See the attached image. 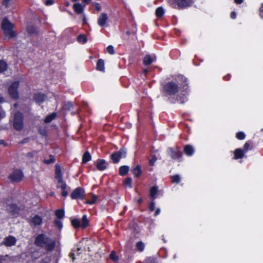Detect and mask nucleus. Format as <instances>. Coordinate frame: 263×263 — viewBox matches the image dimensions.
Returning <instances> with one entry per match:
<instances>
[{"instance_id": "e2e57ef3", "label": "nucleus", "mask_w": 263, "mask_h": 263, "mask_svg": "<svg viewBox=\"0 0 263 263\" xmlns=\"http://www.w3.org/2000/svg\"><path fill=\"white\" fill-rule=\"evenodd\" d=\"M160 209L159 208L157 209L154 213V216H156L160 214Z\"/></svg>"}, {"instance_id": "dca6fc26", "label": "nucleus", "mask_w": 263, "mask_h": 263, "mask_svg": "<svg viewBox=\"0 0 263 263\" xmlns=\"http://www.w3.org/2000/svg\"><path fill=\"white\" fill-rule=\"evenodd\" d=\"M42 223L43 218L39 215H34L30 221V224L32 226H33L34 227L40 226L42 225Z\"/></svg>"}, {"instance_id": "c85d7f7f", "label": "nucleus", "mask_w": 263, "mask_h": 263, "mask_svg": "<svg viewBox=\"0 0 263 263\" xmlns=\"http://www.w3.org/2000/svg\"><path fill=\"white\" fill-rule=\"evenodd\" d=\"M9 66L4 60H0V73H4L8 69Z\"/></svg>"}, {"instance_id": "a211bd4d", "label": "nucleus", "mask_w": 263, "mask_h": 263, "mask_svg": "<svg viewBox=\"0 0 263 263\" xmlns=\"http://www.w3.org/2000/svg\"><path fill=\"white\" fill-rule=\"evenodd\" d=\"M108 16L105 13H101L98 18V24L100 27H105L108 21Z\"/></svg>"}, {"instance_id": "680f3d73", "label": "nucleus", "mask_w": 263, "mask_h": 263, "mask_svg": "<svg viewBox=\"0 0 263 263\" xmlns=\"http://www.w3.org/2000/svg\"><path fill=\"white\" fill-rule=\"evenodd\" d=\"M234 1L235 3H236L237 5H240V4H241L243 2L244 0H234Z\"/></svg>"}, {"instance_id": "5fc2aeb1", "label": "nucleus", "mask_w": 263, "mask_h": 263, "mask_svg": "<svg viewBox=\"0 0 263 263\" xmlns=\"http://www.w3.org/2000/svg\"><path fill=\"white\" fill-rule=\"evenodd\" d=\"M69 256L70 258H71L72 259V261L74 262L76 259V258H75L74 253L72 250L69 253Z\"/></svg>"}, {"instance_id": "052dcab7", "label": "nucleus", "mask_w": 263, "mask_h": 263, "mask_svg": "<svg viewBox=\"0 0 263 263\" xmlns=\"http://www.w3.org/2000/svg\"><path fill=\"white\" fill-rule=\"evenodd\" d=\"M28 141H29V138H26L23 139L21 141H20V143L24 144V143H27Z\"/></svg>"}, {"instance_id": "13d9d810", "label": "nucleus", "mask_w": 263, "mask_h": 263, "mask_svg": "<svg viewBox=\"0 0 263 263\" xmlns=\"http://www.w3.org/2000/svg\"><path fill=\"white\" fill-rule=\"evenodd\" d=\"M231 78V75L230 74H228L227 75H226L223 77V79L224 81H229L230 80Z\"/></svg>"}, {"instance_id": "603ef678", "label": "nucleus", "mask_w": 263, "mask_h": 263, "mask_svg": "<svg viewBox=\"0 0 263 263\" xmlns=\"http://www.w3.org/2000/svg\"><path fill=\"white\" fill-rule=\"evenodd\" d=\"M92 5H93L95 7V9L97 11H100L101 9V5H100V4L99 3H97V2H93L92 3Z\"/></svg>"}, {"instance_id": "f704fd0d", "label": "nucleus", "mask_w": 263, "mask_h": 263, "mask_svg": "<svg viewBox=\"0 0 263 263\" xmlns=\"http://www.w3.org/2000/svg\"><path fill=\"white\" fill-rule=\"evenodd\" d=\"M164 12L163 8L160 6L156 9L155 15L158 18H161L164 15Z\"/></svg>"}, {"instance_id": "6ab92c4d", "label": "nucleus", "mask_w": 263, "mask_h": 263, "mask_svg": "<svg viewBox=\"0 0 263 263\" xmlns=\"http://www.w3.org/2000/svg\"><path fill=\"white\" fill-rule=\"evenodd\" d=\"M183 152L186 156L191 157L194 155L195 149L192 145L186 144L183 147Z\"/></svg>"}, {"instance_id": "8fccbe9b", "label": "nucleus", "mask_w": 263, "mask_h": 263, "mask_svg": "<svg viewBox=\"0 0 263 263\" xmlns=\"http://www.w3.org/2000/svg\"><path fill=\"white\" fill-rule=\"evenodd\" d=\"M11 0H2V5L5 6L6 8H9L10 5Z\"/></svg>"}, {"instance_id": "412c9836", "label": "nucleus", "mask_w": 263, "mask_h": 263, "mask_svg": "<svg viewBox=\"0 0 263 263\" xmlns=\"http://www.w3.org/2000/svg\"><path fill=\"white\" fill-rule=\"evenodd\" d=\"M46 96L44 94L41 93H36L34 95L33 100L39 104L43 103L45 100Z\"/></svg>"}, {"instance_id": "ea45409f", "label": "nucleus", "mask_w": 263, "mask_h": 263, "mask_svg": "<svg viewBox=\"0 0 263 263\" xmlns=\"http://www.w3.org/2000/svg\"><path fill=\"white\" fill-rule=\"evenodd\" d=\"M171 181L173 182V183H176V184H178L180 182V181H181V178H180V176L177 174V175H174L173 176H171Z\"/></svg>"}, {"instance_id": "4468645a", "label": "nucleus", "mask_w": 263, "mask_h": 263, "mask_svg": "<svg viewBox=\"0 0 263 263\" xmlns=\"http://www.w3.org/2000/svg\"><path fill=\"white\" fill-rule=\"evenodd\" d=\"M55 178L57 179L58 183L64 181L63 179V174L61 166L56 164L55 165Z\"/></svg>"}, {"instance_id": "2eb2a0df", "label": "nucleus", "mask_w": 263, "mask_h": 263, "mask_svg": "<svg viewBox=\"0 0 263 263\" xmlns=\"http://www.w3.org/2000/svg\"><path fill=\"white\" fill-rule=\"evenodd\" d=\"M58 184H61L60 186L58 185V188H61V196L63 197H66L68 195V191L70 189V187L67 186V184L65 181L63 182H59Z\"/></svg>"}, {"instance_id": "09e8293b", "label": "nucleus", "mask_w": 263, "mask_h": 263, "mask_svg": "<svg viewBox=\"0 0 263 263\" xmlns=\"http://www.w3.org/2000/svg\"><path fill=\"white\" fill-rule=\"evenodd\" d=\"M157 157L155 155H153L151 159L149 160V162H148V164L150 165V166H153L154 165V164L155 163V162L157 161Z\"/></svg>"}, {"instance_id": "20e7f679", "label": "nucleus", "mask_w": 263, "mask_h": 263, "mask_svg": "<svg viewBox=\"0 0 263 263\" xmlns=\"http://www.w3.org/2000/svg\"><path fill=\"white\" fill-rule=\"evenodd\" d=\"M171 7L182 10L192 6L194 0H167Z\"/></svg>"}, {"instance_id": "5701e85b", "label": "nucleus", "mask_w": 263, "mask_h": 263, "mask_svg": "<svg viewBox=\"0 0 263 263\" xmlns=\"http://www.w3.org/2000/svg\"><path fill=\"white\" fill-rule=\"evenodd\" d=\"M245 153L243 151L242 149L238 148H236L234 151V157L233 159L238 160L242 159L245 156Z\"/></svg>"}, {"instance_id": "aec40b11", "label": "nucleus", "mask_w": 263, "mask_h": 263, "mask_svg": "<svg viewBox=\"0 0 263 263\" xmlns=\"http://www.w3.org/2000/svg\"><path fill=\"white\" fill-rule=\"evenodd\" d=\"M131 172L135 178H139L142 173L141 166L140 164L137 165L135 167L132 168Z\"/></svg>"}, {"instance_id": "72a5a7b5", "label": "nucleus", "mask_w": 263, "mask_h": 263, "mask_svg": "<svg viewBox=\"0 0 263 263\" xmlns=\"http://www.w3.org/2000/svg\"><path fill=\"white\" fill-rule=\"evenodd\" d=\"M81 226L82 229H85L89 226V220L88 219L86 215H84L83 216Z\"/></svg>"}, {"instance_id": "7c9ffc66", "label": "nucleus", "mask_w": 263, "mask_h": 263, "mask_svg": "<svg viewBox=\"0 0 263 263\" xmlns=\"http://www.w3.org/2000/svg\"><path fill=\"white\" fill-rule=\"evenodd\" d=\"M91 160V156L88 151H86L82 157V163L86 164Z\"/></svg>"}, {"instance_id": "774afa93", "label": "nucleus", "mask_w": 263, "mask_h": 263, "mask_svg": "<svg viewBox=\"0 0 263 263\" xmlns=\"http://www.w3.org/2000/svg\"><path fill=\"white\" fill-rule=\"evenodd\" d=\"M143 202V199L142 198H140L139 199H138L137 200V202L138 203H139V204H141L142 202Z\"/></svg>"}, {"instance_id": "4be33fe9", "label": "nucleus", "mask_w": 263, "mask_h": 263, "mask_svg": "<svg viewBox=\"0 0 263 263\" xmlns=\"http://www.w3.org/2000/svg\"><path fill=\"white\" fill-rule=\"evenodd\" d=\"M85 5L83 6L81 4L77 3L73 5L72 8L75 13L80 14L83 12Z\"/></svg>"}, {"instance_id": "473e14b6", "label": "nucleus", "mask_w": 263, "mask_h": 263, "mask_svg": "<svg viewBox=\"0 0 263 263\" xmlns=\"http://www.w3.org/2000/svg\"><path fill=\"white\" fill-rule=\"evenodd\" d=\"M123 184L125 187L132 189L133 187V180L130 177L126 178L123 182Z\"/></svg>"}, {"instance_id": "7ed1b4c3", "label": "nucleus", "mask_w": 263, "mask_h": 263, "mask_svg": "<svg viewBox=\"0 0 263 263\" xmlns=\"http://www.w3.org/2000/svg\"><path fill=\"white\" fill-rule=\"evenodd\" d=\"M1 29L3 31L4 39L10 40L17 36V33L14 30V25L8 17H5L1 22Z\"/></svg>"}, {"instance_id": "9d476101", "label": "nucleus", "mask_w": 263, "mask_h": 263, "mask_svg": "<svg viewBox=\"0 0 263 263\" xmlns=\"http://www.w3.org/2000/svg\"><path fill=\"white\" fill-rule=\"evenodd\" d=\"M189 93V92L186 93L185 92L181 91L180 93L177 95L173 96L172 97H168L167 100L170 103L173 104L176 103L183 104L188 100L186 95H188Z\"/></svg>"}, {"instance_id": "6e6d98bb", "label": "nucleus", "mask_w": 263, "mask_h": 263, "mask_svg": "<svg viewBox=\"0 0 263 263\" xmlns=\"http://www.w3.org/2000/svg\"><path fill=\"white\" fill-rule=\"evenodd\" d=\"M54 3L53 0H46L44 2V4L46 6H50L52 5Z\"/></svg>"}, {"instance_id": "79ce46f5", "label": "nucleus", "mask_w": 263, "mask_h": 263, "mask_svg": "<svg viewBox=\"0 0 263 263\" xmlns=\"http://www.w3.org/2000/svg\"><path fill=\"white\" fill-rule=\"evenodd\" d=\"M54 226L57 227L59 231H61L63 228V223L61 219H55L53 221Z\"/></svg>"}, {"instance_id": "4c0bfd02", "label": "nucleus", "mask_w": 263, "mask_h": 263, "mask_svg": "<svg viewBox=\"0 0 263 263\" xmlns=\"http://www.w3.org/2000/svg\"><path fill=\"white\" fill-rule=\"evenodd\" d=\"M71 226L75 229L81 228V222L79 219L77 218H74L71 220Z\"/></svg>"}, {"instance_id": "f8f14e48", "label": "nucleus", "mask_w": 263, "mask_h": 263, "mask_svg": "<svg viewBox=\"0 0 263 263\" xmlns=\"http://www.w3.org/2000/svg\"><path fill=\"white\" fill-rule=\"evenodd\" d=\"M7 211L12 216H16L20 211V208L16 203H10L7 206Z\"/></svg>"}, {"instance_id": "c9c22d12", "label": "nucleus", "mask_w": 263, "mask_h": 263, "mask_svg": "<svg viewBox=\"0 0 263 263\" xmlns=\"http://www.w3.org/2000/svg\"><path fill=\"white\" fill-rule=\"evenodd\" d=\"M55 219H61L64 217L65 211L63 209H58L55 211Z\"/></svg>"}, {"instance_id": "f257e3e1", "label": "nucleus", "mask_w": 263, "mask_h": 263, "mask_svg": "<svg viewBox=\"0 0 263 263\" xmlns=\"http://www.w3.org/2000/svg\"><path fill=\"white\" fill-rule=\"evenodd\" d=\"M177 83L171 81L164 83L162 87L161 93L165 97H172L176 95L179 91L185 92L187 93L190 92L187 79L184 76L179 74L176 77Z\"/></svg>"}, {"instance_id": "a878e982", "label": "nucleus", "mask_w": 263, "mask_h": 263, "mask_svg": "<svg viewBox=\"0 0 263 263\" xmlns=\"http://www.w3.org/2000/svg\"><path fill=\"white\" fill-rule=\"evenodd\" d=\"M96 69L101 72L105 71V63L102 59H99L97 62Z\"/></svg>"}, {"instance_id": "37998d69", "label": "nucleus", "mask_w": 263, "mask_h": 263, "mask_svg": "<svg viewBox=\"0 0 263 263\" xmlns=\"http://www.w3.org/2000/svg\"><path fill=\"white\" fill-rule=\"evenodd\" d=\"M49 158L50 159H44V160H43V162L45 164H51V163H53L55 162V159L53 155H49Z\"/></svg>"}, {"instance_id": "6e6552de", "label": "nucleus", "mask_w": 263, "mask_h": 263, "mask_svg": "<svg viewBox=\"0 0 263 263\" xmlns=\"http://www.w3.org/2000/svg\"><path fill=\"white\" fill-rule=\"evenodd\" d=\"M167 153L172 159L177 160L179 162L182 161L183 154L180 146H176L174 147H168Z\"/></svg>"}, {"instance_id": "bf43d9fd", "label": "nucleus", "mask_w": 263, "mask_h": 263, "mask_svg": "<svg viewBox=\"0 0 263 263\" xmlns=\"http://www.w3.org/2000/svg\"><path fill=\"white\" fill-rule=\"evenodd\" d=\"M231 18L232 19H235L236 18V13L235 11H232L230 13Z\"/></svg>"}, {"instance_id": "bb28decb", "label": "nucleus", "mask_w": 263, "mask_h": 263, "mask_svg": "<svg viewBox=\"0 0 263 263\" xmlns=\"http://www.w3.org/2000/svg\"><path fill=\"white\" fill-rule=\"evenodd\" d=\"M129 171V167L127 165H122L119 168V174L121 176L127 175Z\"/></svg>"}, {"instance_id": "f3484780", "label": "nucleus", "mask_w": 263, "mask_h": 263, "mask_svg": "<svg viewBox=\"0 0 263 263\" xmlns=\"http://www.w3.org/2000/svg\"><path fill=\"white\" fill-rule=\"evenodd\" d=\"M95 164L99 171H102L107 168V162L104 159H98L95 162Z\"/></svg>"}, {"instance_id": "393cba45", "label": "nucleus", "mask_w": 263, "mask_h": 263, "mask_svg": "<svg viewBox=\"0 0 263 263\" xmlns=\"http://www.w3.org/2000/svg\"><path fill=\"white\" fill-rule=\"evenodd\" d=\"M149 196L152 200H154L156 198V195L158 192V187L157 185H154L149 189Z\"/></svg>"}, {"instance_id": "2f4dec72", "label": "nucleus", "mask_w": 263, "mask_h": 263, "mask_svg": "<svg viewBox=\"0 0 263 263\" xmlns=\"http://www.w3.org/2000/svg\"><path fill=\"white\" fill-rule=\"evenodd\" d=\"M57 117V113L53 112L47 115L44 120V123H49Z\"/></svg>"}, {"instance_id": "338daca9", "label": "nucleus", "mask_w": 263, "mask_h": 263, "mask_svg": "<svg viewBox=\"0 0 263 263\" xmlns=\"http://www.w3.org/2000/svg\"><path fill=\"white\" fill-rule=\"evenodd\" d=\"M0 145H4L5 146H6L7 144L5 143V140L0 139Z\"/></svg>"}, {"instance_id": "58836bf2", "label": "nucleus", "mask_w": 263, "mask_h": 263, "mask_svg": "<svg viewBox=\"0 0 263 263\" xmlns=\"http://www.w3.org/2000/svg\"><path fill=\"white\" fill-rule=\"evenodd\" d=\"M91 195H92L91 199V200H87L85 202V204L92 205L97 202L98 198V196H97L93 194H91Z\"/></svg>"}, {"instance_id": "9b49d317", "label": "nucleus", "mask_w": 263, "mask_h": 263, "mask_svg": "<svg viewBox=\"0 0 263 263\" xmlns=\"http://www.w3.org/2000/svg\"><path fill=\"white\" fill-rule=\"evenodd\" d=\"M72 200H83L85 198V191L83 187H77L70 194Z\"/></svg>"}, {"instance_id": "0eeeda50", "label": "nucleus", "mask_w": 263, "mask_h": 263, "mask_svg": "<svg viewBox=\"0 0 263 263\" xmlns=\"http://www.w3.org/2000/svg\"><path fill=\"white\" fill-rule=\"evenodd\" d=\"M24 174L23 171L20 168H14L8 175V179L12 183H18L23 180Z\"/></svg>"}, {"instance_id": "39448f33", "label": "nucleus", "mask_w": 263, "mask_h": 263, "mask_svg": "<svg viewBox=\"0 0 263 263\" xmlns=\"http://www.w3.org/2000/svg\"><path fill=\"white\" fill-rule=\"evenodd\" d=\"M24 116L20 111H16L13 116V127L17 131H21L24 126Z\"/></svg>"}, {"instance_id": "ddd939ff", "label": "nucleus", "mask_w": 263, "mask_h": 263, "mask_svg": "<svg viewBox=\"0 0 263 263\" xmlns=\"http://www.w3.org/2000/svg\"><path fill=\"white\" fill-rule=\"evenodd\" d=\"M16 241L17 239L14 236L9 235L4 238L2 244L6 247H11L15 246Z\"/></svg>"}, {"instance_id": "c03bdc74", "label": "nucleus", "mask_w": 263, "mask_h": 263, "mask_svg": "<svg viewBox=\"0 0 263 263\" xmlns=\"http://www.w3.org/2000/svg\"><path fill=\"white\" fill-rule=\"evenodd\" d=\"M251 144H252V142L251 140L247 141L244 144L242 150L245 153H246L249 149H252V148H250Z\"/></svg>"}, {"instance_id": "3c124183", "label": "nucleus", "mask_w": 263, "mask_h": 263, "mask_svg": "<svg viewBox=\"0 0 263 263\" xmlns=\"http://www.w3.org/2000/svg\"><path fill=\"white\" fill-rule=\"evenodd\" d=\"M149 210L151 212H153L155 209V203L154 201V200L152 201L151 203H149V206H148Z\"/></svg>"}, {"instance_id": "cd10ccee", "label": "nucleus", "mask_w": 263, "mask_h": 263, "mask_svg": "<svg viewBox=\"0 0 263 263\" xmlns=\"http://www.w3.org/2000/svg\"><path fill=\"white\" fill-rule=\"evenodd\" d=\"M27 31L30 35H37L39 33L37 28L33 25L28 26L27 28Z\"/></svg>"}, {"instance_id": "b1692460", "label": "nucleus", "mask_w": 263, "mask_h": 263, "mask_svg": "<svg viewBox=\"0 0 263 263\" xmlns=\"http://www.w3.org/2000/svg\"><path fill=\"white\" fill-rule=\"evenodd\" d=\"M156 60L155 57L153 58L150 54H146L143 60V64L145 66H148Z\"/></svg>"}, {"instance_id": "e433bc0d", "label": "nucleus", "mask_w": 263, "mask_h": 263, "mask_svg": "<svg viewBox=\"0 0 263 263\" xmlns=\"http://www.w3.org/2000/svg\"><path fill=\"white\" fill-rule=\"evenodd\" d=\"M77 41L79 43L85 44L87 42V38L85 34H81L77 36Z\"/></svg>"}, {"instance_id": "a18cd8bd", "label": "nucleus", "mask_w": 263, "mask_h": 263, "mask_svg": "<svg viewBox=\"0 0 263 263\" xmlns=\"http://www.w3.org/2000/svg\"><path fill=\"white\" fill-rule=\"evenodd\" d=\"M109 258L112 261L116 262L118 261L119 257L117 255L116 252L115 251H112L109 254Z\"/></svg>"}, {"instance_id": "a19ab883", "label": "nucleus", "mask_w": 263, "mask_h": 263, "mask_svg": "<svg viewBox=\"0 0 263 263\" xmlns=\"http://www.w3.org/2000/svg\"><path fill=\"white\" fill-rule=\"evenodd\" d=\"M136 247L137 250L139 252H141L144 250L145 245L142 241H140L136 243Z\"/></svg>"}, {"instance_id": "c756f323", "label": "nucleus", "mask_w": 263, "mask_h": 263, "mask_svg": "<svg viewBox=\"0 0 263 263\" xmlns=\"http://www.w3.org/2000/svg\"><path fill=\"white\" fill-rule=\"evenodd\" d=\"M39 133L42 137L46 138L48 137V131L46 126H39L37 129Z\"/></svg>"}, {"instance_id": "0e129e2a", "label": "nucleus", "mask_w": 263, "mask_h": 263, "mask_svg": "<svg viewBox=\"0 0 263 263\" xmlns=\"http://www.w3.org/2000/svg\"><path fill=\"white\" fill-rule=\"evenodd\" d=\"M6 260L5 256L4 255H0V263H2L3 261Z\"/></svg>"}, {"instance_id": "4d7b16f0", "label": "nucleus", "mask_w": 263, "mask_h": 263, "mask_svg": "<svg viewBox=\"0 0 263 263\" xmlns=\"http://www.w3.org/2000/svg\"><path fill=\"white\" fill-rule=\"evenodd\" d=\"M259 15L260 17L263 19V4H261V6L259 8Z\"/></svg>"}, {"instance_id": "69168bd1", "label": "nucleus", "mask_w": 263, "mask_h": 263, "mask_svg": "<svg viewBox=\"0 0 263 263\" xmlns=\"http://www.w3.org/2000/svg\"><path fill=\"white\" fill-rule=\"evenodd\" d=\"M5 102V98L4 97L2 96V95L0 94V103H3Z\"/></svg>"}, {"instance_id": "49530a36", "label": "nucleus", "mask_w": 263, "mask_h": 263, "mask_svg": "<svg viewBox=\"0 0 263 263\" xmlns=\"http://www.w3.org/2000/svg\"><path fill=\"white\" fill-rule=\"evenodd\" d=\"M246 135L243 132H238L236 134V137L239 140H243L246 138Z\"/></svg>"}, {"instance_id": "f03ea898", "label": "nucleus", "mask_w": 263, "mask_h": 263, "mask_svg": "<svg viewBox=\"0 0 263 263\" xmlns=\"http://www.w3.org/2000/svg\"><path fill=\"white\" fill-rule=\"evenodd\" d=\"M34 244L37 247L44 248L48 252H51L55 248L56 242L46 234L42 233L35 237Z\"/></svg>"}, {"instance_id": "de8ad7c7", "label": "nucleus", "mask_w": 263, "mask_h": 263, "mask_svg": "<svg viewBox=\"0 0 263 263\" xmlns=\"http://www.w3.org/2000/svg\"><path fill=\"white\" fill-rule=\"evenodd\" d=\"M106 51L110 54H114L115 53L114 48L112 45L108 46L106 48Z\"/></svg>"}, {"instance_id": "423d86ee", "label": "nucleus", "mask_w": 263, "mask_h": 263, "mask_svg": "<svg viewBox=\"0 0 263 263\" xmlns=\"http://www.w3.org/2000/svg\"><path fill=\"white\" fill-rule=\"evenodd\" d=\"M20 82L19 81H13L8 87V92L9 97L14 100H17L20 98L18 88Z\"/></svg>"}, {"instance_id": "864d4df0", "label": "nucleus", "mask_w": 263, "mask_h": 263, "mask_svg": "<svg viewBox=\"0 0 263 263\" xmlns=\"http://www.w3.org/2000/svg\"><path fill=\"white\" fill-rule=\"evenodd\" d=\"M37 151H33V152H28L27 155H26V156L28 158H32L34 157V154L35 153H37Z\"/></svg>"}, {"instance_id": "1a4fd4ad", "label": "nucleus", "mask_w": 263, "mask_h": 263, "mask_svg": "<svg viewBox=\"0 0 263 263\" xmlns=\"http://www.w3.org/2000/svg\"><path fill=\"white\" fill-rule=\"evenodd\" d=\"M127 155L126 148L123 147L119 151L112 153L110 155V159L111 160L114 164L118 163L121 159L125 158Z\"/></svg>"}]
</instances>
